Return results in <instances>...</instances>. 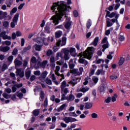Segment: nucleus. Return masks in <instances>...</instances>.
I'll list each match as a JSON object with an SVG mask.
<instances>
[{"mask_svg": "<svg viewBox=\"0 0 130 130\" xmlns=\"http://www.w3.org/2000/svg\"><path fill=\"white\" fill-rule=\"evenodd\" d=\"M70 8V6L68 7L67 3L63 1L53 3L51 7V10L53 13L55 12L56 15L52 16L50 20H52L55 25H58L61 18L66 15L67 12H69Z\"/></svg>", "mask_w": 130, "mask_h": 130, "instance_id": "obj_1", "label": "nucleus"}, {"mask_svg": "<svg viewBox=\"0 0 130 130\" xmlns=\"http://www.w3.org/2000/svg\"><path fill=\"white\" fill-rule=\"evenodd\" d=\"M95 51V48L91 47H88L87 49L83 53L79 54L80 58L79 62L80 63L84 64L85 67L88 64V61L84 58H87V59H91L92 56H93V53Z\"/></svg>", "mask_w": 130, "mask_h": 130, "instance_id": "obj_2", "label": "nucleus"}, {"mask_svg": "<svg viewBox=\"0 0 130 130\" xmlns=\"http://www.w3.org/2000/svg\"><path fill=\"white\" fill-rule=\"evenodd\" d=\"M70 72L71 74H73L75 76H80V75H82V73L84 72V68L83 67L79 68V71L78 69H73L70 70Z\"/></svg>", "mask_w": 130, "mask_h": 130, "instance_id": "obj_3", "label": "nucleus"}, {"mask_svg": "<svg viewBox=\"0 0 130 130\" xmlns=\"http://www.w3.org/2000/svg\"><path fill=\"white\" fill-rule=\"evenodd\" d=\"M18 20H19V13H16L12 19L13 21L10 23L12 28H15L16 25L18 23Z\"/></svg>", "mask_w": 130, "mask_h": 130, "instance_id": "obj_4", "label": "nucleus"}, {"mask_svg": "<svg viewBox=\"0 0 130 130\" xmlns=\"http://www.w3.org/2000/svg\"><path fill=\"white\" fill-rule=\"evenodd\" d=\"M62 53L63 55V58L65 60H69L70 59V51L68 49H62Z\"/></svg>", "mask_w": 130, "mask_h": 130, "instance_id": "obj_5", "label": "nucleus"}, {"mask_svg": "<svg viewBox=\"0 0 130 130\" xmlns=\"http://www.w3.org/2000/svg\"><path fill=\"white\" fill-rule=\"evenodd\" d=\"M46 39L44 38H40L38 37L37 38L36 41L38 43V44H40V45H48V43H46Z\"/></svg>", "mask_w": 130, "mask_h": 130, "instance_id": "obj_6", "label": "nucleus"}, {"mask_svg": "<svg viewBox=\"0 0 130 130\" xmlns=\"http://www.w3.org/2000/svg\"><path fill=\"white\" fill-rule=\"evenodd\" d=\"M60 70V67L59 66H56L55 70V74L58 77L60 78V81H62V80H64V76L63 74H60L58 72H59Z\"/></svg>", "mask_w": 130, "mask_h": 130, "instance_id": "obj_7", "label": "nucleus"}, {"mask_svg": "<svg viewBox=\"0 0 130 130\" xmlns=\"http://www.w3.org/2000/svg\"><path fill=\"white\" fill-rule=\"evenodd\" d=\"M66 18V21L64 22V27L66 29L69 30L72 25V21H71V18L67 17V15L65 16Z\"/></svg>", "mask_w": 130, "mask_h": 130, "instance_id": "obj_8", "label": "nucleus"}, {"mask_svg": "<svg viewBox=\"0 0 130 130\" xmlns=\"http://www.w3.org/2000/svg\"><path fill=\"white\" fill-rule=\"evenodd\" d=\"M81 81V79L77 77H73L71 81L68 82V84H71L73 86H75L76 84H78L79 82Z\"/></svg>", "mask_w": 130, "mask_h": 130, "instance_id": "obj_9", "label": "nucleus"}, {"mask_svg": "<svg viewBox=\"0 0 130 130\" xmlns=\"http://www.w3.org/2000/svg\"><path fill=\"white\" fill-rule=\"evenodd\" d=\"M63 120H64V121H65V122L66 123H69V122H74L75 121H77V120H77V119H76L75 118L66 117L63 118Z\"/></svg>", "mask_w": 130, "mask_h": 130, "instance_id": "obj_10", "label": "nucleus"}, {"mask_svg": "<svg viewBox=\"0 0 130 130\" xmlns=\"http://www.w3.org/2000/svg\"><path fill=\"white\" fill-rule=\"evenodd\" d=\"M66 43H67V38L63 37L62 38V41H59L57 42L56 45L57 46H59V45H61V46H63V45H66Z\"/></svg>", "mask_w": 130, "mask_h": 130, "instance_id": "obj_11", "label": "nucleus"}, {"mask_svg": "<svg viewBox=\"0 0 130 130\" xmlns=\"http://www.w3.org/2000/svg\"><path fill=\"white\" fill-rule=\"evenodd\" d=\"M69 53L73 57H76L77 56V53L76 52V48L74 47H71L69 50Z\"/></svg>", "mask_w": 130, "mask_h": 130, "instance_id": "obj_12", "label": "nucleus"}, {"mask_svg": "<svg viewBox=\"0 0 130 130\" xmlns=\"http://www.w3.org/2000/svg\"><path fill=\"white\" fill-rule=\"evenodd\" d=\"M22 87H23V84H22V83L15 84L12 87V92H13V93H15V92H16V91H17V89L22 88Z\"/></svg>", "mask_w": 130, "mask_h": 130, "instance_id": "obj_13", "label": "nucleus"}, {"mask_svg": "<svg viewBox=\"0 0 130 130\" xmlns=\"http://www.w3.org/2000/svg\"><path fill=\"white\" fill-rule=\"evenodd\" d=\"M16 76H19L20 78H23L24 77V71L22 68L17 69L16 72Z\"/></svg>", "mask_w": 130, "mask_h": 130, "instance_id": "obj_14", "label": "nucleus"}, {"mask_svg": "<svg viewBox=\"0 0 130 130\" xmlns=\"http://www.w3.org/2000/svg\"><path fill=\"white\" fill-rule=\"evenodd\" d=\"M47 75H48V72L47 71H45L42 72L41 77H40L41 81L43 82L45 78L47 76Z\"/></svg>", "mask_w": 130, "mask_h": 130, "instance_id": "obj_15", "label": "nucleus"}, {"mask_svg": "<svg viewBox=\"0 0 130 130\" xmlns=\"http://www.w3.org/2000/svg\"><path fill=\"white\" fill-rule=\"evenodd\" d=\"M51 27H52V24H51V22H47L46 26L45 27V32H49L50 31V29H51Z\"/></svg>", "mask_w": 130, "mask_h": 130, "instance_id": "obj_16", "label": "nucleus"}, {"mask_svg": "<svg viewBox=\"0 0 130 130\" xmlns=\"http://www.w3.org/2000/svg\"><path fill=\"white\" fill-rule=\"evenodd\" d=\"M10 50V47L9 46H5L4 47L3 46L0 47V51L2 52H7Z\"/></svg>", "mask_w": 130, "mask_h": 130, "instance_id": "obj_17", "label": "nucleus"}, {"mask_svg": "<svg viewBox=\"0 0 130 130\" xmlns=\"http://www.w3.org/2000/svg\"><path fill=\"white\" fill-rule=\"evenodd\" d=\"M97 69V66L95 64L92 66V68L91 69L90 73H89V76H93L95 73V71Z\"/></svg>", "mask_w": 130, "mask_h": 130, "instance_id": "obj_18", "label": "nucleus"}, {"mask_svg": "<svg viewBox=\"0 0 130 130\" xmlns=\"http://www.w3.org/2000/svg\"><path fill=\"white\" fill-rule=\"evenodd\" d=\"M8 16L7 12H3V11H0V20H3L4 18H6Z\"/></svg>", "mask_w": 130, "mask_h": 130, "instance_id": "obj_19", "label": "nucleus"}, {"mask_svg": "<svg viewBox=\"0 0 130 130\" xmlns=\"http://www.w3.org/2000/svg\"><path fill=\"white\" fill-rule=\"evenodd\" d=\"M0 37H3V39L5 40H6V39H8V40H11V39H12V38H11V37L8 36L5 33L1 34Z\"/></svg>", "mask_w": 130, "mask_h": 130, "instance_id": "obj_20", "label": "nucleus"}, {"mask_svg": "<svg viewBox=\"0 0 130 130\" xmlns=\"http://www.w3.org/2000/svg\"><path fill=\"white\" fill-rule=\"evenodd\" d=\"M50 61L51 66L53 67H55V58L54 56H51L50 58Z\"/></svg>", "mask_w": 130, "mask_h": 130, "instance_id": "obj_21", "label": "nucleus"}, {"mask_svg": "<svg viewBox=\"0 0 130 130\" xmlns=\"http://www.w3.org/2000/svg\"><path fill=\"white\" fill-rule=\"evenodd\" d=\"M51 80L52 82L55 84V85H58V82L56 81V77H55L54 74H52L51 75Z\"/></svg>", "mask_w": 130, "mask_h": 130, "instance_id": "obj_22", "label": "nucleus"}, {"mask_svg": "<svg viewBox=\"0 0 130 130\" xmlns=\"http://www.w3.org/2000/svg\"><path fill=\"white\" fill-rule=\"evenodd\" d=\"M69 68L71 70H73L75 68V64H74V60L71 59L69 61Z\"/></svg>", "mask_w": 130, "mask_h": 130, "instance_id": "obj_23", "label": "nucleus"}, {"mask_svg": "<svg viewBox=\"0 0 130 130\" xmlns=\"http://www.w3.org/2000/svg\"><path fill=\"white\" fill-rule=\"evenodd\" d=\"M89 89H90V88L87 86L84 87V86H83L80 88V92H82L83 93H86V92H88V91H89Z\"/></svg>", "mask_w": 130, "mask_h": 130, "instance_id": "obj_24", "label": "nucleus"}, {"mask_svg": "<svg viewBox=\"0 0 130 130\" xmlns=\"http://www.w3.org/2000/svg\"><path fill=\"white\" fill-rule=\"evenodd\" d=\"M13 3H14V0H6V4L7 5L8 8H11Z\"/></svg>", "mask_w": 130, "mask_h": 130, "instance_id": "obj_25", "label": "nucleus"}, {"mask_svg": "<svg viewBox=\"0 0 130 130\" xmlns=\"http://www.w3.org/2000/svg\"><path fill=\"white\" fill-rule=\"evenodd\" d=\"M66 107H67V104H64L62 105L59 108L57 109L56 110L58 112H60V111H62V110L66 108Z\"/></svg>", "mask_w": 130, "mask_h": 130, "instance_id": "obj_26", "label": "nucleus"}, {"mask_svg": "<svg viewBox=\"0 0 130 130\" xmlns=\"http://www.w3.org/2000/svg\"><path fill=\"white\" fill-rule=\"evenodd\" d=\"M14 63L16 67H20V66H22V61L17 58L15 59Z\"/></svg>", "mask_w": 130, "mask_h": 130, "instance_id": "obj_27", "label": "nucleus"}, {"mask_svg": "<svg viewBox=\"0 0 130 130\" xmlns=\"http://www.w3.org/2000/svg\"><path fill=\"white\" fill-rule=\"evenodd\" d=\"M32 48L37 51H40L41 50V46L36 44L32 47Z\"/></svg>", "mask_w": 130, "mask_h": 130, "instance_id": "obj_28", "label": "nucleus"}, {"mask_svg": "<svg viewBox=\"0 0 130 130\" xmlns=\"http://www.w3.org/2000/svg\"><path fill=\"white\" fill-rule=\"evenodd\" d=\"M17 11H18V8H17V7H14L10 11V16H13V15H14L15 13L17 12Z\"/></svg>", "mask_w": 130, "mask_h": 130, "instance_id": "obj_29", "label": "nucleus"}, {"mask_svg": "<svg viewBox=\"0 0 130 130\" xmlns=\"http://www.w3.org/2000/svg\"><path fill=\"white\" fill-rule=\"evenodd\" d=\"M105 89H106V84L104 83L101 85L100 89L101 92H104V91H105Z\"/></svg>", "mask_w": 130, "mask_h": 130, "instance_id": "obj_30", "label": "nucleus"}, {"mask_svg": "<svg viewBox=\"0 0 130 130\" xmlns=\"http://www.w3.org/2000/svg\"><path fill=\"white\" fill-rule=\"evenodd\" d=\"M56 57L57 58V60H58V59H59V57H61V58H63V55H62V50H61V53H57Z\"/></svg>", "mask_w": 130, "mask_h": 130, "instance_id": "obj_31", "label": "nucleus"}, {"mask_svg": "<svg viewBox=\"0 0 130 130\" xmlns=\"http://www.w3.org/2000/svg\"><path fill=\"white\" fill-rule=\"evenodd\" d=\"M67 100L68 101H73L75 100V96L73 95V93H71L69 97L67 98Z\"/></svg>", "mask_w": 130, "mask_h": 130, "instance_id": "obj_32", "label": "nucleus"}, {"mask_svg": "<svg viewBox=\"0 0 130 130\" xmlns=\"http://www.w3.org/2000/svg\"><path fill=\"white\" fill-rule=\"evenodd\" d=\"M98 41H99V37H97L95 38V39H94V41L92 43L93 45H94V46H97Z\"/></svg>", "mask_w": 130, "mask_h": 130, "instance_id": "obj_33", "label": "nucleus"}, {"mask_svg": "<svg viewBox=\"0 0 130 130\" xmlns=\"http://www.w3.org/2000/svg\"><path fill=\"white\" fill-rule=\"evenodd\" d=\"M10 26V22L7 21H5L3 22V27L5 28H6V29H8L9 27Z\"/></svg>", "mask_w": 130, "mask_h": 130, "instance_id": "obj_34", "label": "nucleus"}, {"mask_svg": "<svg viewBox=\"0 0 130 130\" xmlns=\"http://www.w3.org/2000/svg\"><path fill=\"white\" fill-rule=\"evenodd\" d=\"M67 68H68V64H67V63H64L61 69V70H60L61 73H62V72H64V71L67 70Z\"/></svg>", "mask_w": 130, "mask_h": 130, "instance_id": "obj_35", "label": "nucleus"}, {"mask_svg": "<svg viewBox=\"0 0 130 130\" xmlns=\"http://www.w3.org/2000/svg\"><path fill=\"white\" fill-rule=\"evenodd\" d=\"M21 33L12 34V39H16V37H19L21 36Z\"/></svg>", "mask_w": 130, "mask_h": 130, "instance_id": "obj_36", "label": "nucleus"}, {"mask_svg": "<svg viewBox=\"0 0 130 130\" xmlns=\"http://www.w3.org/2000/svg\"><path fill=\"white\" fill-rule=\"evenodd\" d=\"M102 47V51L103 52H104L105 51V49H107V48H108V47H109V45H108V43L105 44L103 45Z\"/></svg>", "mask_w": 130, "mask_h": 130, "instance_id": "obj_37", "label": "nucleus"}, {"mask_svg": "<svg viewBox=\"0 0 130 130\" xmlns=\"http://www.w3.org/2000/svg\"><path fill=\"white\" fill-rule=\"evenodd\" d=\"M93 106V104L91 103H87L85 105V108L86 109H90Z\"/></svg>", "mask_w": 130, "mask_h": 130, "instance_id": "obj_38", "label": "nucleus"}, {"mask_svg": "<svg viewBox=\"0 0 130 130\" xmlns=\"http://www.w3.org/2000/svg\"><path fill=\"white\" fill-rule=\"evenodd\" d=\"M65 87H67V82H66V81H63L61 84V90H63Z\"/></svg>", "mask_w": 130, "mask_h": 130, "instance_id": "obj_39", "label": "nucleus"}, {"mask_svg": "<svg viewBox=\"0 0 130 130\" xmlns=\"http://www.w3.org/2000/svg\"><path fill=\"white\" fill-rule=\"evenodd\" d=\"M25 75L27 79H29L30 78V76H31V71L28 70H26L25 72Z\"/></svg>", "mask_w": 130, "mask_h": 130, "instance_id": "obj_40", "label": "nucleus"}, {"mask_svg": "<svg viewBox=\"0 0 130 130\" xmlns=\"http://www.w3.org/2000/svg\"><path fill=\"white\" fill-rule=\"evenodd\" d=\"M45 82L47 85H52V81L50 79L47 78L45 80Z\"/></svg>", "mask_w": 130, "mask_h": 130, "instance_id": "obj_41", "label": "nucleus"}, {"mask_svg": "<svg viewBox=\"0 0 130 130\" xmlns=\"http://www.w3.org/2000/svg\"><path fill=\"white\" fill-rule=\"evenodd\" d=\"M32 113L35 116H37L39 115L40 111L38 109L34 110L32 112Z\"/></svg>", "mask_w": 130, "mask_h": 130, "instance_id": "obj_42", "label": "nucleus"}, {"mask_svg": "<svg viewBox=\"0 0 130 130\" xmlns=\"http://www.w3.org/2000/svg\"><path fill=\"white\" fill-rule=\"evenodd\" d=\"M118 39L120 41H124L125 38H124V36H123V35L119 34L118 36Z\"/></svg>", "mask_w": 130, "mask_h": 130, "instance_id": "obj_43", "label": "nucleus"}, {"mask_svg": "<svg viewBox=\"0 0 130 130\" xmlns=\"http://www.w3.org/2000/svg\"><path fill=\"white\" fill-rule=\"evenodd\" d=\"M125 60V59H124V58L121 57L119 61V65L122 66V64H123V63L124 62Z\"/></svg>", "mask_w": 130, "mask_h": 130, "instance_id": "obj_44", "label": "nucleus"}, {"mask_svg": "<svg viewBox=\"0 0 130 130\" xmlns=\"http://www.w3.org/2000/svg\"><path fill=\"white\" fill-rule=\"evenodd\" d=\"M28 60L27 59H25L23 60V67L25 69L27 67V66L28 65Z\"/></svg>", "mask_w": 130, "mask_h": 130, "instance_id": "obj_45", "label": "nucleus"}, {"mask_svg": "<svg viewBox=\"0 0 130 130\" xmlns=\"http://www.w3.org/2000/svg\"><path fill=\"white\" fill-rule=\"evenodd\" d=\"M90 79L89 77H87L84 79V82H83V85L86 86L88 83H89V81H90Z\"/></svg>", "mask_w": 130, "mask_h": 130, "instance_id": "obj_46", "label": "nucleus"}, {"mask_svg": "<svg viewBox=\"0 0 130 130\" xmlns=\"http://www.w3.org/2000/svg\"><path fill=\"white\" fill-rule=\"evenodd\" d=\"M116 98H117V95L114 94V95L112 96V98H111L112 102H115V101H116Z\"/></svg>", "mask_w": 130, "mask_h": 130, "instance_id": "obj_47", "label": "nucleus"}, {"mask_svg": "<svg viewBox=\"0 0 130 130\" xmlns=\"http://www.w3.org/2000/svg\"><path fill=\"white\" fill-rule=\"evenodd\" d=\"M25 6V3L20 4L18 7V10H19L21 11L24 8V6Z\"/></svg>", "mask_w": 130, "mask_h": 130, "instance_id": "obj_48", "label": "nucleus"}, {"mask_svg": "<svg viewBox=\"0 0 130 130\" xmlns=\"http://www.w3.org/2000/svg\"><path fill=\"white\" fill-rule=\"evenodd\" d=\"M99 79L96 76H93L92 77V81L94 82V84H97L98 83Z\"/></svg>", "mask_w": 130, "mask_h": 130, "instance_id": "obj_49", "label": "nucleus"}, {"mask_svg": "<svg viewBox=\"0 0 130 130\" xmlns=\"http://www.w3.org/2000/svg\"><path fill=\"white\" fill-rule=\"evenodd\" d=\"M2 43L3 45H5V44H6V45L10 46L11 43L9 41H5L2 42Z\"/></svg>", "mask_w": 130, "mask_h": 130, "instance_id": "obj_50", "label": "nucleus"}, {"mask_svg": "<svg viewBox=\"0 0 130 130\" xmlns=\"http://www.w3.org/2000/svg\"><path fill=\"white\" fill-rule=\"evenodd\" d=\"M108 20H110L109 18L107 19V27H111L112 25H113V23L110 22V21Z\"/></svg>", "mask_w": 130, "mask_h": 130, "instance_id": "obj_51", "label": "nucleus"}, {"mask_svg": "<svg viewBox=\"0 0 130 130\" xmlns=\"http://www.w3.org/2000/svg\"><path fill=\"white\" fill-rule=\"evenodd\" d=\"M30 49H31V46L29 45L23 49V52H27V51H28V50H30Z\"/></svg>", "mask_w": 130, "mask_h": 130, "instance_id": "obj_52", "label": "nucleus"}, {"mask_svg": "<svg viewBox=\"0 0 130 130\" xmlns=\"http://www.w3.org/2000/svg\"><path fill=\"white\" fill-rule=\"evenodd\" d=\"M2 68V72H5L8 69V66L6 64H4Z\"/></svg>", "mask_w": 130, "mask_h": 130, "instance_id": "obj_53", "label": "nucleus"}, {"mask_svg": "<svg viewBox=\"0 0 130 130\" xmlns=\"http://www.w3.org/2000/svg\"><path fill=\"white\" fill-rule=\"evenodd\" d=\"M40 101H43V98H44V92L43 91L41 92L40 94Z\"/></svg>", "mask_w": 130, "mask_h": 130, "instance_id": "obj_54", "label": "nucleus"}, {"mask_svg": "<svg viewBox=\"0 0 130 130\" xmlns=\"http://www.w3.org/2000/svg\"><path fill=\"white\" fill-rule=\"evenodd\" d=\"M63 100H68V97H66L64 94L61 95V101H63Z\"/></svg>", "mask_w": 130, "mask_h": 130, "instance_id": "obj_55", "label": "nucleus"}, {"mask_svg": "<svg viewBox=\"0 0 130 130\" xmlns=\"http://www.w3.org/2000/svg\"><path fill=\"white\" fill-rule=\"evenodd\" d=\"M91 25H92V21H91L90 20H88L86 24L87 27L89 29V28L91 27Z\"/></svg>", "mask_w": 130, "mask_h": 130, "instance_id": "obj_56", "label": "nucleus"}, {"mask_svg": "<svg viewBox=\"0 0 130 130\" xmlns=\"http://www.w3.org/2000/svg\"><path fill=\"white\" fill-rule=\"evenodd\" d=\"M3 97H4V98H6V99H9V98H10V95L6 92H4L3 94Z\"/></svg>", "mask_w": 130, "mask_h": 130, "instance_id": "obj_57", "label": "nucleus"}, {"mask_svg": "<svg viewBox=\"0 0 130 130\" xmlns=\"http://www.w3.org/2000/svg\"><path fill=\"white\" fill-rule=\"evenodd\" d=\"M91 117L92 118H98V114L95 113H93L91 114Z\"/></svg>", "mask_w": 130, "mask_h": 130, "instance_id": "obj_58", "label": "nucleus"}, {"mask_svg": "<svg viewBox=\"0 0 130 130\" xmlns=\"http://www.w3.org/2000/svg\"><path fill=\"white\" fill-rule=\"evenodd\" d=\"M51 54H52V51L51 50H48L46 53V55H47V56H50Z\"/></svg>", "mask_w": 130, "mask_h": 130, "instance_id": "obj_59", "label": "nucleus"}, {"mask_svg": "<svg viewBox=\"0 0 130 130\" xmlns=\"http://www.w3.org/2000/svg\"><path fill=\"white\" fill-rule=\"evenodd\" d=\"M13 59H14V56H10L8 58V61H9V62H12L13 61Z\"/></svg>", "mask_w": 130, "mask_h": 130, "instance_id": "obj_60", "label": "nucleus"}, {"mask_svg": "<svg viewBox=\"0 0 130 130\" xmlns=\"http://www.w3.org/2000/svg\"><path fill=\"white\" fill-rule=\"evenodd\" d=\"M111 101V98L110 97H108L107 99L105 100V102H106V103H110Z\"/></svg>", "mask_w": 130, "mask_h": 130, "instance_id": "obj_61", "label": "nucleus"}, {"mask_svg": "<svg viewBox=\"0 0 130 130\" xmlns=\"http://www.w3.org/2000/svg\"><path fill=\"white\" fill-rule=\"evenodd\" d=\"M116 13L115 12H112L109 15V18H113V17H114L116 15Z\"/></svg>", "mask_w": 130, "mask_h": 130, "instance_id": "obj_62", "label": "nucleus"}, {"mask_svg": "<svg viewBox=\"0 0 130 130\" xmlns=\"http://www.w3.org/2000/svg\"><path fill=\"white\" fill-rule=\"evenodd\" d=\"M61 36V34L60 33H56L55 34V38H59Z\"/></svg>", "mask_w": 130, "mask_h": 130, "instance_id": "obj_63", "label": "nucleus"}, {"mask_svg": "<svg viewBox=\"0 0 130 130\" xmlns=\"http://www.w3.org/2000/svg\"><path fill=\"white\" fill-rule=\"evenodd\" d=\"M107 37H105L102 41V43H108V42H107Z\"/></svg>", "mask_w": 130, "mask_h": 130, "instance_id": "obj_64", "label": "nucleus"}]
</instances>
